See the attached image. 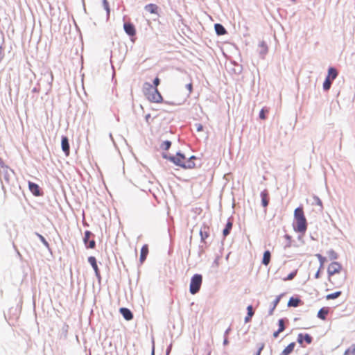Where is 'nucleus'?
Returning <instances> with one entry per match:
<instances>
[{"mask_svg": "<svg viewBox=\"0 0 355 355\" xmlns=\"http://www.w3.org/2000/svg\"><path fill=\"white\" fill-rule=\"evenodd\" d=\"M61 146H62V150L64 151L65 155L67 156H68L69 155L70 150H69V140L67 137H62Z\"/></svg>", "mask_w": 355, "mask_h": 355, "instance_id": "9b49d317", "label": "nucleus"}, {"mask_svg": "<svg viewBox=\"0 0 355 355\" xmlns=\"http://www.w3.org/2000/svg\"><path fill=\"white\" fill-rule=\"evenodd\" d=\"M247 311H248V315L245 318V322H248L250 321L251 320V318L254 315V311H253V308H252V305H249L248 307H247Z\"/></svg>", "mask_w": 355, "mask_h": 355, "instance_id": "b1692460", "label": "nucleus"}, {"mask_svg": "<svg viewBox=\"0 0 355 355\" xmlns=\"http://www.w3.org/2000/svg\"><path fill=\"white\" fill-rule=\"evenodd\" d=\"M125 33L130 36H134L136 34L135 26L131 23H125L123 25Z\"/></svg>", "mask_w": 355, "mask_h": 355, "instance_id": "9d476101", "label": "nucleus"}, {"mask_svg": "<svg viewBox=\"0 0 355 355\" xmlns=\"http://www.w3.org/2000/svg\"><path fill=\"white\" fill-rule=\"evenodd\" d=\"M262 349H263V347H260V348H259V351H258V352H257V355H260V353H261V351L262 350Z\"/></svg>", "mask_w": 355, "mask_h": 355, "instance_id": "49530a36", "label": "nucleus"}, {"mask_svg": "<svg viewBox=\"0 0 355 355\" xmlns=\"http://www.w3.org/2000/svg\"><path fill=\"white\" fill-rule=\"evenodd\" d=\"M3 57H4L3 50L2 46H0V62L3 60Z\"/></svg>", "mask_w": 355, "mask_h": 355, "instance_id": "79ce46f5", "label": "nucleus"}, {"mask_svg": "<svg viewBox=\"0 0 355 355\" xmlns=\"http://www.w3.org/2000/svg\"><path fill=\"white\" fill-rule=\"evenodd\" d=\"M144 9L150 14L157 15L159 7L156 4L149 3L144 7Z\"/></svg>", "mask_w": 355, "mask_h": 355, "instance_id": "4468645a", "label": "nucleus"}, {"mask_svg": "<svg viewBox=\"0 0 355 355\" xmlns=\"http://www.w3.org/2000/svg\"><path fill=\"white\" fill-rule=\"evenodd\" d=\"M297 275V270L291 272L286 277L284 278V281L292 280Z\"/></svg>", "mask_w": 355, "mask_h": 355, "instance_id": "72a5a7b5", "label": "nucleus"}, {"mask_svg": "<svg viewBox=\"0 0 355 355\" xmlns=\"http://www.w3.org/2000/svg\"><path fill=\"white\" fill-rule=\"evenodd\" d=\"M331 80L328 79L326 78V80H324V83H323V89L324 90H329L331 87Z\"/></svg>", "mask_w": 355, "mask_h": 355, "instance_id": "c85d7f7f", "label": "nucleus"}, {"mask_svg": "<svg viewBox=\"0 0 355 355\" xmlns=\"http://www.w3.org/2000/svg\"><path fill=\"white\" fill-rule=\"evenodd\" d=\"M144 94L150 102L159 103L163 101V98L157 88H153V86L148 83L144 85Z\"/></svg>", "mask_w": 355, "mask_h": 355, "instance_id": "f03ea898", "label": "nucleus"}, {"mask_svg": "<svg viewBox=\"0 0 355 355\" xmlns=\"http://www.w3.org/2000/svg\"><path fill=\"white\" fill-rule=\"evenodd\" d=\"M268 112V109H261L259 113V118L262 120H265L266 119V114Z\"/></svg>", "mask_w": 355, "mask_h": 355, "instance_id": "473e14b6", "label": "nucleus"}, {"mask_svg": "<svg viewBox=\"0 0 355 355\" xmlns=\"http://www.w3.org/2000/svg\"><path fill=\"white\" fill-rule=\"evenodd\" d=\"M215 31L218 35H223L226 34L227 31L223 25L220 24H216L214 25Z\"/></svg>", "mask_w": 355, "mask_h": 355, "instance_id": "4be33fe9", "label": "nucleus"}, {"mask_svg": "<svg viewBox=\"0 0 355 355\" xmlns=\"http://www.w3.org/2000/svg\"><path fill=\"white\" fill-rule=\"evenodd\" d=\"M344 355H355V344L347 349Z\"/></svg>", "mask_w": 355, "mask_h": 355, "instance_id": "cd10ccee", "label": "nucleus"}, {"mask_svg": "<svg viewBox=\"0 0 355 355\" xmlns=\"http://www.w3.org/2000/svg\"><path fill=\"white\" fill-rule=\"evenodd\" d=\"M89 248H94L96 245V243L94 240H91L87 245H86Z\"/></svg>", "mask_w": 355, "mask_h": 355, "instance_id": "4c0bfd02", "label": "nucleus"}, {"mask_svg": "<svg viewBox=\"0 0 355 355\" xmlns=\"http://www.w3.org/2000/svg\"><path fill=\"white\" fill-rule=\"evenodd\" d=\"M119 312L126 320H130L133 318L132 312L127 308H121Z\"/></svg>", "mask_w": 355, "mask_h": 355, "instance_id": "2eb2a0df", "label": "nucleus"}, {"mask_svg": "<svg viewBox=\"0 0 355 355\" xmlns=\"http://www.w3.org/2000/svg\"><path fill=\"white\" fill-rule=\"evenodd\" d=\"M294 218L295 219L305 218L304 210L302 207L296 208L294 211Z\"/></svg>", "mask_w": 355, "mask_h": 355, "instance_id": "a211bd4d", "label": "nucleus"}, {"mask_svg": "<svg viewBox=\"0 0 355 355\" xmlns=\"http://www.w3.org/2000/svg\"><path fill=\"white\" fill-rule=\"evenodd\" d=\"M342 294V292L341 291H336L334 293H331V294H328L327 296H326V299L327 300H334V299H336L338 297H340Z\"/></svg>", "mask_w": 355, "mask_h": 355, "instance_id": "a878e982", "label": "nucleus"}, {"mask_svg": "<svg viewBox=\"0 0 355 355\" xmlns=\"http://www.w3.org/2000/svg\"><path fill=\"white\" fill-rule=\"evenodd\" d=\"M232 227V223L231 221H228L226 224L225 228L223 230V235L224 236H227Z\"/></svg>", "mask_w": 355, "mask_h": 355, "instance_id": "bb28decb", "label": "nucleus"}, {"mask_svg": "<svg viewBox=\"0 0 355 355\" xmlns=\"http://www.w3.org/2000/svg\"><path fill=\"white\" fill-rule=\"evenodd\" d=\"M186 88L187 89L188 92H189V96L193 92V83H192V81L191 80L189 83H188L187 85H186Z\"/></svg>", "mask_w": 355, "mask_h": 355, "instance_id": "e433bc0d", "label": "nucleus"}, {"mask_svg": "<svg viewBox=\"0 0 355 355\" xmlns=\"http://www.w3.org/2000/svg\"><path fill=\"white\" fill-rule=\"evenodd\" d=\"M28 188L31 192L35 196H41V192L39 186L33 182H28Z\"/></svg>", "mask_w": 355, "mask_h": 355, "instance_id": "1a4fd4ad", "label": "nucleus"}, {"mask_svg": "<svg viewBox=\"0 0 355 355\" xmlns=\"http://www.w3.org/2000/svg\"><path fill=\"white\" fill-rule=\"evenodd\" d=\"M343 271V268L342 265L336 261L331 263L327 268V273H328V279L329 281L331 283L334 282V276L335 275H340Z\"/></svg>", "mask_w": 355, "mask_h": 355, "instance_id": "20e7f679", "label": "nucleus"}, {"mask_svg": "<svg viewBox=\"0 0 355 355\" xmlns=\"http://www.w3.org/2000/svg\"><path fill=\"white\" fill-rule=\"evenodd\" d=\"M89 263L92 265L93 269L94 270L95 275L98 278H101L100 271L96 263V259L94 257H89L88 258Z\"/></svg>", "mask_w": 355, "mask_h": 355, "instance_id": "6e6552de", "label": "nucleus"}, {"mask_svg": "<svg viewBox=\"0 0 355 355\" xmlns=\"http://www.w3.org/2000/svg\"><path fill=\"white\" fill-rule=\"evenodd\" d=\"M261 204L263 207H266L269 203V194L266 189L263 190L261 192Z\"/></svg>", "mask_w": 355, "mask_h": 355, "instance_id": "f8f14e48", "label": "nucleus"}, {"mask_svg": "<svg viewBox=\"0 0 355 355\" xmlns=\"http://www.w3.org/2000/svg\"><path fill=\"white\" fill-rule=\"evenodd\" d=\"M0 179L2 183L8 185L12 184L15 179V172L3 164H0Z\"/></svg>", "mask_w": 355, "mask_h": 355, "instance_id": "7ed1b4c3", "label": "nucleus"}, {"mask_svg": "<svg viewBox=\"0 0 355 355\" xmlns=\"http://www.w3.org/2000/svg\"><path fill=\"white\" fill-rule=\"evenodd\" d=\"M345 278H346V273L344 272V275H343V278H342V280H341V284H343L345 282Z\"/></svg>", "mask_w": 355, "mask_h": 355, "instance_id": "37998d69", "label": "nucleus"}, {"mask_svg": "<svg viewBox=\"0 0 355 355\" xmlns=\"http://www.w3.org/2000/svg\"><path fill=\"white\" fill-rule=\"evenodd\" d=\"M202 283V276L200 274H195L191 279L189 291L192 295H195L200 289Z\"/></svg>", "mask_w": 355, "mask_h": 355, "instance_id": "39448f33", "label": "nucleus"}, {"mask_svg": "<svg viewBox=\"0 0 355 355\" xmlns=\"http://www.w3.org/2000/svg\"><path fill=\"white\" fill-rule=\"evenodd\" d=\"M329 314V308L327 307H323L319 310L318 312V317L324 320L327 318V315Z\"/></svg>", "mask_w": 355, "mask_h": 355, "instance_id": "aec40b11", "label": "nucleus"}, {"mask_svg": "<svg viewBox=\"0 0 355 355\" xmlns=\"http://www.w3.org/2000/svg\"><path fill=\"white\" fill-rule=\"evenodd\" d=\"M295 225L294 227L295 230L298 232H301V233L305 232L307 229V223H306V218L295 219Z\"/></svg>", "mask_w": 355, "mask_h": 355, "instance_id": "423d86ee", "label": "nucleus"}, {"mask_svg": "<svg viewBox=\"0 0 355 355\" xmlns=\"http://www.w3.org/2000/svg\"><path fill=\"white\" fill-rule=\"evenodd\" d=\"M169 159L175 165L184 168H193L196 165L194 162L196 157L194 156H191L190 158L187 159L184 155L180 153H177L175 156L170 157Z\"/></svg>", "mask_w": 355, "mask_h": 355, "instance_id": "f257e3e1", "label": "nucleus"}, {"mask_svg": "<svg viewBox=\"0 0 355 355\" xmlns=\"http://www.w3.org/2000/svg\"><path fill=\"white\" fill-rule=\"evenodd\" d=\"M171 141H165L162 143V148L164 149V150H168L169 148L171 147Z\"/></svg>", "mask_w": 355, "mask_h": 355, "instance_id": "c9c22d12", "label": "nucleus"}, {"mask_svg": "<svg viewBox=\"0 0 355 355\" xmlns=\"http://www.w3.org/2000/svg\"><path fill=\"white\" fill-rule=\"evenodd\" d=\"M281 296L282 295H279L276 297V299L275 300L274 302H273V307L272 308V309L270 310V314L272 315V312L275 309L276 306H277V304H279V301H280V299H281Z\"/></svg>", "mask_w": 355, "mask_h": 355, "instance_id": "7c9ffc66", "label": "nucleus"}, {"mask_svg": "<svg viewBox=\"0 0 355 355\" xmlns=\"http://www.w3.org/2000/svg\"><path fill=\"white\" fill-rule=\"evenodd\" d=\"M331 253L333 254V258L336 259L337 257L336 254L333 251L331 252Z\"/></svg>", "mask_w": 355, "mask_h": 355, "instance_id": "de8ad7c7", "label": "nucleus"}, {"mask_svg": "<svg viewBox=\"0 0 355 355\" xmlns=\"http://www.w3.org/2000/svg\"><path fill=\"white\" fill-rule=\"evenodd\" d=\"M208 355H210V352H209Z\"/></svg>", "mask_w": 355, "mask_h": 355, "instance_id": "8fccbe9b", "label": "nucleus"}, {"mask_svg": "<svg viewBox=\"0 0 355 355\" xmlns=\"http://www.w3.org/2000/svg\"><path fill=\"white\" fill-rule=\"evenodd\" d=\"M297 341L300 344H302L303 341H305L307 344H311L312 342V337L309 334H300L297 337Z\"/></svg>", "mask_w": 355, "mask_h": 355, "instance_id": "ddd939ff", "label": "nucleus"}, {"mask_svg": "<svg viewBox=\"0 0 355 355\" xmlns=\"http://www.w3.org/2000/svg\"><path fill=\"white\" fill-rule=\"evenodd\" d=\"M160 83V80L158 77H156L154 80H153V85L155 87H153V88H157V86L159 85Z\"/></svg>", "mask_w": 355, "mask_h": 355, "instance_id": "ea45409f", "label": "nucleus"}, {"mask_svg": "<svg viewBox=\"0 0 355 355\" xmlns=\"http://www.w3.org/2000/svg\"><path fill=\"white\" fill-rule=\"evenodd\" d=\"M295 346V343H290L285 349L282 351V355H289L293 350Z\"/></svg>", "mask_w": 355, "mask_h": 355, "instance_id": "5701e85b", "label": "nucleus"}, {"mask_svg": "<svg viewBox=\"0 0 355 355\" xmlns=\"http://www.w3.org/2000/svg\"><path fill=\"white\" fill-rule=\"evenodd\" d=\"M103 5H104L105 9L107 11V15H110V8H109L108 2L106 0H104Z\"/></svg>", "mask_w": 355, "mask_h": 355, "instance_id": "58836bf2", "label": "nucleus"}, {"mask_svg": "<svg viewBox=\"0 0 355 355\" xmlns=\"http://www.w3.org/2000/svg\"><path fill=\"white\" fill-rule=\"evenodd\" d=\"M210 227L207 224H203L200 230V235L202 241H205L209 236Z\"/></svg>", "mask_w": 355, "mask_h": 355, "instance_id": "0eeeda50", "label": "nucleus"}, {"mask_svg": "<svg viewBox=\"0 0 355 355\" xmlns=\"http://www.w3.org/2000/svg\"><path fill=\"white\" fill-rule=\"evenodd\" d=\"M148 254V245H144L141 249L140 253V262L142 263L146 260L147 255Z\"/></svg>", "mask_w": 355, "mask_h": 355, "instance_id": "f3484780", "label": "nucleus"}, {"mask_svg": "<svg viewBox=\"0 0 355 355\" xmlns=\"http://www.w3.org/2000/svg\"><path fill=\"white\" fill-rule=\"evenodd\" d=\"M36 235L38 236V238L40 239V241L42 242V243H43V244H44L46 248H49V243L46 241V240L45 239V238H44L42 235H41V234H38V233H36Z\"/></svg>", "mask_w": 355, "mask_h": 355, "instance_id": "f704fd0d", "label": "nucleus"}, {"mask_svg": "<svg viewBox=\"0 0 355 355\" xmlns=\"http://www.w3.org/2000/svg\"><path fill=\"white\" fill-rule=\"evenodd\" d=\"M315 256L318 257V260H319V261H320V268H322V267H323V266H324V263H325V262H326V261H327L326 258H325V257H322V256L321 254H317Z\"/></svg>", "mask_w": 355, "mask_h": 355, "instance_id": "c756f323", "label": "nucleus"}, {"mask_svg": "<svg viewBox=\"0 0 355 355\" xmlns=\"http://www.w3.org/2000/svg\"><path fill=\"white\" fill-rule=\"evenodd\" d=\"M320 277V270L316 272L315 277L318 278Z\"/></svg>", "mask_w": 355, "mask_h": 355, "instance_id": "a18cd8bd", "label": "nucleus"}, {"mask_svg": "<svg viewBox=\"0 0 355 355\" xmlns=\"http://www.w3.org/2000/svg\"><path fill=\"white\" fill-rule=\"evenodd\" d=\"M92 232L89 231H86L85 232L83 241H84V243L85 245H87L88 241L89 239L90 236H92Z\"/></svg>", "mask_w": 355, "mask_h": 355, "instance_id": "2f4dec72", "label": "nucleus"}, {"mask_svg": "<svg viewBox=\"0 0 355 355\" xmlns=\"http://www.w3.org/2000/svg\"><path fill=\"white\" fill-rule=\"evenodd\" d=\"M270 261V252L267 250L263 253L262 263L267 266Z\"/></svg>", "mask_w": 355, "mask_h": 355, "instance_id": "393cba45", "label": "nucleus"}, {"mask_svg": "<svg viewBox=\"0 0 355 355\" xmlns=\"http://www.w3.org/2000/svg\"><path fill=\"white\" fill-rule=\"evenodd\" d=\"M196 130H197L198 132L202 131V130H203V126H202V124H200V123H197V124H196Z\"/></svg>", "mask_w": 355, "mask_h": 355, "instance_id": "a19ab883", "label": "nucleus"}, {"mask_svg": "<svg viewBox=\"0 0 355 355\" xmlns=\"http://www.w3.org/2000/svg\"><path fill=\"white\" fill-rule=\"evenodd\" d=\"M150 114H147V115L146 116V121H147V122H148V120L150 119Z\"/></svg>", "mask_w": 355, "mask_h": 355, "instance_id": "c03bdc74", "label": "nucleus"}, {"mask_svg": "<svg viewBox=\"0 0 355 355\" xmlns=\"http://www.w3.org/2000/svg\"><path fill=\"white\" fill-rule=\"evenodd\" d=\"M338 76L336 69L334 67H330L328 70V76L327 78L334 80Z\"/></svg>", "mask_w": 355, "mask_h": 355, "instance_id": "412c9836", "label": "nucleus"}, {"mask_svg": "<svg viewBox=\"0 0 355 355\" xmlns=\"http://www.w3.org/2000/svg\"><path fill=\"white\" fill-rule=\"evenodd\" d=\"M303 302L302 300L298 297H291L290 300L288 302V306L289 307H297L300 304H302Z\"/></svg>", "mask_w": 355, "mask_h": 355, "instance_id": "dca6fc26", "label": "nucleus"}, {"mask_svg": "<svg viewBox=\"0 0 355 355\" xmlns=\"http://www.w3.org/2000/svg\"><path fill=\"white\" fill-rule=\"evenodd\" d=\"M278 324H279V329H278V330L273 333V337L275 338H277L279 334L281 332L284 331V329H285L284 320L283 319L279 320Z\"/></svg>", "mask_w": 355, "mask_h": 355, "instance_id": "6ab92c4d", "label": "nucleus"}, {"mask_svg": "<svg viewBox=\"0 0 355 355\" xmlns=\"http://www.w3.org/2000/svg\"><path fill=\"white\" fill-rule=\"evenodd\" d=\"M318 204H319L320 205H322V202H321V200H320V199H318Z\"/></svg>", "mask_w": 355, "mask_h": 355, "instance_id": "09e8293b", "label": "nucleus"}]
</instances>
